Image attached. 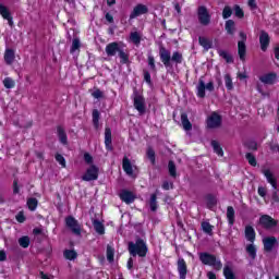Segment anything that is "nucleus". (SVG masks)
<instances>
[{
	"instance_id": "nucleus-1",
	"label": "nucleus",
	"mask_w": 279,
	"mask_h": 279,
	"mask_svg": "<svg viewBox=\"0 0 279 279\" xmlns=\"http://www.w3.org/2000/svg\"><path fill=\"white\" fill-rule=\"evenodd\" d=\"M159 58L166 69H169L171 64H182L184 62V56L180 51H174L171 56V50L167 49L165 46L159 47Z\"/></svg>"
},
{
	"instance_id": "nucleus-2",
	"label": "nucleus",
	"mask_w": 279,
	"mask_h": 279,
	"mask_svg": "<svg viewBox=\"0 0 279 279\" xmlns=\"http://www.w3.org/2000/svg\"><path fill=\"white\" fill-rule=\"evenodd\" d=\"M122 45L123 43L112 41L106 46L105 51L108 58H114L118 53L121 64H130V53L125 52Z\"/></svg>"
},
{
	"instance_id": "nucleus-3",
	"label": "nucleus",
	"mask_w": 279,
	"mask_h": 279,
	"mask_svg": "<svg viewBox=\"0 0 279 279\" xmlns=\"http://www.w3.org/2000/svg\"><path fill=\"white\" fill-rule=\"evenodd\" d=\"M128 250L131 256H140L141 258H145L147 252H149L147 243L141 238H138L135 243L129 242Z\"/></svg>"
},
{
	"instance_id": "nucleus-4",
	"label": "nucleus",
	"mask_w": 279,
	"mask_h": 279,
	"mask_svg": "<svg viewBox=\"0 0 279 279\" xmlns=\"http://www.w3.org/2000/svg\"><path fill=\"white\" fill-rule=\"evenodd\" d=\"M198 258L203 265H208L209 267L216 269V271H221L223 267L221 260L217 259V256L210 253L202 252L198 254Z\"/></svg>"
},
{
	"instance_id": "nucleus-5",
	"label": "nucleus",
	"mask_w": 279,
	"mask_h": 279,
	"mask_svg": "<svg viewBox=\"0 0 279 279\" xmlns=\"http://www.w3.org/2000/svg\"><path fill=\"white\" fill-rule=\"evenodd\" d=\"M133 106L137 112L143 116L147 112V107L145 105V97L138 94V92L134 90L133 93Z\"/></svg>"
},
{
	"instance_id": "nucleus-6",
	"label": "nucleus",
	"mask_w": 279,
	"mask_h": 279,
	"mask_svg": "<svg viewBox=\"0 0 279 279\" xmlns=\"http://www.w3.org/2000/svg\"><path fill=\"white\" fill-rule=\"evenodd\" d=\"M65 226L71 230L72 234H75V236H82V225H80V221H77L75 217L68 216L65 218Z\"/></svg>"
},
{
	"instance_id": "nucleus-7",
	"label": "nucleus",
	"mask_w": 279,
	"mask_h": 279,
	"mask_svg": "<svg viewBox=\"0 0 279 279\" xmlns=\"http://www.w3.org/2000/svg\"><path fill=\"white\" fill-rule=\"evenodd\" d=\"M259 225L264 230H269L271 232L278 228V220L274 219L269 215H263L259 217Z\"/></svg>"
},
{
	"instance_id": "nucleus-8",
	"label": "nucleus",
	"mask_w": 279,
	"mask_h": 279,
	"mask_svg": "<svg viewBox=\"0 0 279 279\" xmlns=\"http://www.w3.org/2000/svg\"><path fill=\"white\" fill-rule=\"evenodd\" d=\"M197 16H198V22L201 25L204 27H207V25H210V12H208V8L201 5L197 8Z\"/></svg>"
},
{
	"instance_id": "nucleus-9",
	"label": "nucleus",
	"mask_w": 279,
	"mask_h": 279,
	"mask_svg": "<svg viewBox=\"0 0 279 279\" xmlns=\"http://www.w3.org/2000/svg\"><path fill=\"white\" fill-rule=\"evenodd\" d=\"M99 178V167L90 165L82 177L84 182H93Z\"/></svg>"
},
{
	"instance_id": "nucleus-10",
	"label": "nucleus",
	"mask_w": 279,
	"mask_h": 279,
	"mask_svg": "<svg viewBox=\"0 0 279 279\" xmlns=\"http://www.w3.org/2000/svg\"><path fill=\"white\" fill-rule=\"evenodd\" d=\"M240 38L241 40L238 43V53L240 60L245 62V56L247 53V46H245V41L247 40V35L243 32H240Z\"/></svg>"
},
{
	"instance_id": "nucleus-11",
	"label": "nucleus",
	"mask_w": 279,
	"mask_h": 279,
	"mask_svg": "<svg viewBox=\"0 0 279 279\" xmlns=\"http://www.w3.org/2000/svg\"><path fill=\"white\" fill-rule=\"evenodd\" d=\"M263 245H264V252H267L268 254L274 252V248L278 245V239L276 236H266L263 239Z\"/></svg>"
},
{
	"instance_id": "nucleus-12",
	"label": "nucleus",
	"mask_w": 279,
	"mask_h": 279,
	"mask_svg": "<svg viewBox=\"0 0 279 279\" xmlns=\"http://www.w3.org/2000/svg\"><path fill=\"white\" fill-rule=\"evenodd\" d=\"M207 128H209V130L221 128V116L217 112H213L210 117L207 118Z\"/></svg>"
},
{
	"instance_id": "nucleus-13",
	"label": "nucleus",
	"mask_w": 279,
	"mask_h": 279,
	"mask_svg": "<svg viewBox=\"0 0 279 279\" xmlns=\"http://www.w3.org/2000/svg\"><path fill=\"white\" fill-rule=\"evenodd\" d=\"M177 269L179 272L180 279H186V274H189V266L186 265V260L180 257L177 262Z\"/></svg>"
},
{
	"instance_id": "nucleus-14",
	"label": "nucleus",
	"mask_w": 279,
	"mask_h": 279,
	"mask_svg": "<svg viewBox=\"0 0 279 279\" xmlns=\"http://www.w3.org/2000/svg\"><path fill=\"white\" fill-rule=\"evenodd\" d=\"M149 12V8L145 4H137L134 7L133 11L130 14V19H137V16H141L143 14H147Z\"/></svg>"
},
{
	"instance_id": "nucleus-15",
	"label": "nucleus",
	"mask_w": 279,
	"mask_h": 279,
	"mask_svg": "<svg viewBox=\"0 0 279 279\" xmlns=\"http://www.w3.org/2000/svg\"><path fill=\"white\" fill-rule=\"evenodd\" d=\"M276 80H278V74H276V72H270L259 76V82L268 84L269 86H274V84H276Z\"/></svg>"
},
{
	"instance_id": "nucleus-16",
	"label": "nucleus",
	"mask_w": 279,
	"mask_h": 279,
	"mask_svg": "<svg viewBox=\"0 0 279 279\" xmlns=\"http://www.w3.org/2000/svg\"><path fill=\"white\" fill-rule=\"evenodd\" d=\"M262 173L265 175L267 182L271 184L272 189L276 191V189H278V180L276 177H274V172H271L269 169H263Z\"/></svg>"
},
{
	"instance_id": "nucleus-17",
	"label": "nucleus",
	"mask_w": 279,
	"mask_h": 279,
	"mask_svg": "<svg viewBox=\"0 0 279 279\" xmlns=\"http://www.w3.org/2000/svg\"><path fill=\"white\" fill-rule=\"evenodd\" d=\"M270 40L271 39L269 37V34L265 31H260L259 45H260L262 51H267V48L269 47Z\"/></svg>"
},
{
	"instance_id": "nucleus-18",
	"label": "nucleus",
	"mask_w": 279,
	"mask_h": 279,
	"mask_svg": "<svg viewBox=\"0 0 279 279\" xmlns=\"http://www.w3.org/2000/svg\"><path fill=\"white\" fill-rule=\"evenodd\" d=\"M14 60H16V52L12 48H7L4 51V62L8 66H12L14 64Z\"/></svg>"
},
{
	"instance_id": "nucleus-19",
	"label": "nucleus",
	"mask_w": 279,
	"mask_h": 279,
	"mask_svg": "<svg viewBox=\"0 0 279 279\" xmlns=\"http://www.w3.org/2000/svg\"><path fill=\"white\" fill-rule=\"evenodd\" d=\"M119 197L122 202L126 204H133L134 199H136V196L134 195V193L128 190H122L119 194Z\"/></svg>"
},
{
	"instance_id": "nucleus-20",
	"label": "nucleus",
	"mask_w": 279,
	"mask_h": 279,
	"mask_svg": "<svg viewBox=\"0 0 279 279\" xmlns=\"http://www.w3.org/2000/svg\"><path fill=\"white\" fill-rule=\"evenodd\" d=\"M122 169L126 175H133L134 169L132 168V161H130V158L123 157L122 159Z\"/></svg>"
},
{
	"instance_id": "nucleus-21",
	"label": "nucleus",
	"mask_w": 279,
	"mask_h": 279,
	"mask_svg": "<svg viewBox=\"0 0 279 279\" xmlns=\"http://www.w3.org/2000/svg\"><path fill=\"white\" fill-rule=\"evenodd\" d=\"M244 234L246 241H250V243H254L256 241V231L254 230V227L246 226Z\"/></svg>"
},
{
	"instance_id": "nucleus-22",
	"label": "nucleus",
	"mask_w": 279,
	"mask_h": 279,
	"mask_svg": "<svg viewBox=\"0 0 279 279\" xmlns=\"http://www.w3.org/2000/svg\"><path fill=\"white\" fill-rule=\"evenodd\" d=\"M105 145L108 151H112V130L110 128L105 129Z\"/></svg>"
},
{
	"instance_id": "nucleus-23",
	"label": "nucleus",
	"mask_w": 279,
	"mask_h": 279,
	"mask_svg": "<svg viewBox=\"0 0 279 279\" xmlns=\"http://www.w3.org/2000/svg\"><path fill=\"white\" fill-rule=\"evenodd\" d=\"M57 134L59 137V141L62 145H68L69 144V138L66 137V131H64V128L62 126H57Z\"/></svg>"
},
{
	"instance_id": "nucleus-24",
	"label": "nucleus",
	"mask_w": 279,
	"mask_h": 279,
	"mask_svg": "<svg viewBox=\"0 0 279 279\" xmlns=\"http://www.w3.org/2000/svg\"><path fill=\"white\" fill-rule=\"evenodd\" d=\"M181 123H182L183 130H185V132H191V130H193V124L189 120V116L184 112L181 113Z\"/></svg>"
},
{
	"instance_id": "nucleus-25",
	"label": "nucleus",
	"mask_w": 279,
	"mask_h": 279,
	"mask_svg": "<svg viewBox=\"0 0 279 279\" xmlns=\"http://www.w3.org/2000/svg\"><path fill=\"white\" fill-rule=\"evenodd\" d=\"M197 90V97H199L201 99H204V97H206V83L204 82L203 78L198 80V85L196 87Z\"/></svg>"
},
{
	"instance_id": "nucleus-26",
	"label": "nucleus",
	"mask_w": 279,
	"mask_h": 279,
	"mask_svg": "<svg viewBox=\"0 0 279 279\" xmlns=\"http://www.w3.org/2000/svg\"><path fill=\"white\" fill-rule=\"evenodd\" d=\"M225 28L229 36H234V32H236V24L233 20H228L225 24Z\"/></svg>"
},
{
	"instance_id": "nucleus-27",
	"label": "nucleus",
	"mask_w": 279,
	"mask_h": 279,
	"mask_svg": "<svg viewBox=\"0 0 279 279\" xmlns=\"http://www.w3.org/2000/svg\"><path fill=\"white\" fill-rule=\"evenodd\" d=\"M246 254L250 256L251 260H256V245L251 242V244H247L245 247Z\"/></svg>"
},
{
	"instance_id": "nucleus-28",
	"label": "nucleus",
	"mask_w": 279,
	"mask_h": 279,
	"mask_svg": "<svg viewBox=\"0 0 279 279\" xmlns=\"http://www.w3.org/2000/svg\"><path fill=\"white\" fill-rule=\"evenodd\" d=\"M198 43L201 45L202 48H204L206 51H208V49H213V40L206 38V37H198Z\"/></svg>"
},
{
	"instance_id": "nucleus-29",
	"label": "nucleus",
	"mask_w": 279,
	"mask_h": 279,
	"mask_svg": "<svg viewBox=\"0 0 279 279\" xmlns=\"http://www.w3.org/2000/svg\"><path fill=\"white\" fill-rule=\"evenodd\" d=\"M158 194H151L149 199V208L151 213H156L158 210Z\"/></svg>"
},
{
	"instance_id": "nucleus-30",
	"label": "nucleus",
	"mask_w": 279,
	"mask_h": 279,
	"mask_svg": "<svg viewBox=\"0 0 279 279\" xmlns=\"http://www.w3.org/2000/svg\"><path fill=\"white\" fill-rule=\"evenodd\" d=\"M26 205L28 206V210L34 213V210H36V208H38V198H36V197L27 198Z\"/></svg>"
},
{
	"instance_id": "nucleus-31",
	"label": "nucleus",
	"mask_w": 279,
	"mask_h": 279,
	"mask_svg": "<svg viewBox=\"0 0 279 279\" xmlns=\"http://www.w3.org/2000/svg\"><path fill=\"white\" fill-rule=\"evenodd\" d=\"M93 226L97 234H105L106 233V228L104 227V223L99 220H94Z\"/></svg>"
},
{
	"instance_id": "nucleus-32",
	"label": "nucleus",
	"mask_w": 279,
	"mask_h": 279,
	"mask_svg": "<svg viewBox=\"0 0 279 279\" xmlns=\"http://www.w3.org/2000/svg\"><path fill=\"white\" fill-rule=\"evenodd\" d=\"M202 230L205 232V234H208L209 236H213V229L215 228L210 222L204 221L202 222Z\"/></svg>"
},
{
	"instance_id": "nucleus-33",
	"label": "nucleus",
	"mask_w": 279,
	"mask_h": 279,
	"mask_svg": "<svg viewBox=\"0 0 279 279\" xmlns=\"http://www.w3.org/2000/svg\"><path fill=\"white\" fill-rule=\"evenodd\" d=\"M227 219H228L230 226H234V207L228 206Z\"/></svg>"
},
{
	"instance_id": "nucleus-34",
	"label": "nucleus",
	"mask_w": 279,
	"mask_h": 279,
	"mask_svg": "<svg viewBox=\"0 0 279 279\" xmlns=\"http://www.w3.org/2000/svg\"><path fill=\"white\" fill-rule=\"evenodd\" d=\"M101 117V113H99V110L94 109L92 112V119H93V123H94V128H99V119Z\"/></svg>"
},
{
	"instance_id": "nucleus-35",
	"label": "nucleus",
	"mask_w": 279,
	"mask_h": 279,
	"mask_svg": "<svg viewBox=\"0 0 279 279\" xmlns=\"http://www.w3.org/2000/svg\"><path fill=\"white\" fill-rule=\"evenodd\" d=\"M63 256L66 258V260H75V258H77V252L73 250H65L63 252Z\"/></svg>"
},
{
	"instance_id": "nucleus-36",
	"label": "nucleus",
	"mask_w": 279,
	"mask_h": 279,
	"mask_svg": "<svg viewBox=\"0 0 279 279\" xmlns=\"http://www.w3.org/2000/svg\"><path fill=\"white\" fill-rule=\"evenodd\" d=\"M218 53H219L220 58H223V60H226V62H228V64H232V62H234V59H232V56L230 53H228V51L219 50Z\"/></svg>"
},
{
	"instance_id": "nucleus-37",
	"label": "nucleus",
	"mask_w": 279,
	"mask_h": 279,
	"mask_svg": "<svg viewBox=\"0 0 279 279\" xmlns=\"http://www.w3.org/2000/svg\"><path fill=\"white\" fill-rule=\"evenodd\" d=\"M223 276L226 279H236V275H234V271H232V268H230V266H225Z\"/></svg>"
},
{
	"instance_id": "nucleus-38",
	"label": "nucleus",
	"mask_w": 279,
	"mask_h": 279,
	"mask_svg": "<svg viewBox=\"0 0 279 279\" xmlns=\"http://www.w3.org/2000/svg\"><path fill=\"white\" fill-rule=\"evenodd\" d=\"M168 171H169V174L171 175V178H177L178 177L175 162H173V160H170L168 162Z\"/></svg>"
},
{
	"instance_id": "nucleus-39",
	"label": "nucleus",
	"mask_w": 279,
	"mask_h": 279,
	"mask_svg": "<svg viewBox=\"0 0 279 279\" xmlns=\"http://www.w3.org/2000/svg\"><path fill=\"white\" fill-rule=\"evenodd\" d=\"M130 40L133 43V45H141V33L132 32L130 34Z\"/></svg>"
},
{
	"instance_id": "nucleus-40",
	"label": "nucleus",
	"mask_w": 279,
	"mask_h": 279,
	"mask_svg": "<svg viewBox=\"0 0 279 279\" xmlns=\"http://www.w3.org/2000/svg\"><path fill=\"white\" fill-rule=\"evenodd\" d=\"M0 15L4 20L10 19V16H12V14L10 13V9H8V7L3 5L2 3H0Z\"/></svg>"
},
{
	"instance_id": "nucleus-41",
	"label": "nucleus",
	"mask_w": 279,
	"mask_h": 279,
	"mask_svg": "<svg viewBox=\"0 0 279 279\" xmlns=\"http://www.w3.org/2000/svg\"><path fill=\"white\" fill-rule=\"evenodd\" d=\"M146 156L150 160L151 165H156V151L154 148L148 147L146 150Z\"/></svg>"
},
{
	"instance_id": "nucleus-42",
	"label": "nucleus",
	"mask_w": 279,
	"mask_h": 279,
	"mask_svg": "<svg viewBox=\"0 0 279 279\" xmlns=\"http://www.w3.org/2000/svg\"><path fill=\"white\" fill-rule=\"evenodd\" d=\"M107 260L109 263H114V247L107 245Z\"/></svg>"
},
{
	"instance_id": "nucleus-43",
	"label": "nucleus",
	"mask_w": 279,
	"mask_h": 279,
	"mask_svg": "<svg viewBox=\"0 0 279 279\" xmlns=\"http://www.w3.org/2000/svg\"><path fill=\"white\" fill-rule=\"evenodd\" d=\"M211 147L214 149V151L218 155V156H223V149L221 148V146L219 145V142L217 141H211Z\"/></svg>"
},
{
	"instance_id": "nucleus-44",
	"label": "nucleus",
	"mask_w": 279,
	"mask_h": 279,
	"mask_svg": "<svg viewBox=\"0 0 279 279\" xmlns=\"http://www.w3.org/2000/svg\"><path fill=\"white\" fill-rule=\"evenodd\" d=\"M82 47V44L80 41V38H74L72 40V46H71V49H70V53H75V51H77V49H80Z\"/></svg>"
},
{
	"instance_id": "nucleus-45",
	"label": "nucleus",
	"mask_w": 279,
	"mask_h": 279,
	"mask_svg": "<svg viewBox=\"0 0 279 279\" xmlns=\"http://www.w3.org/2000/svg\"><path fill=\"white\" fill-rule=\"evenodd\" d=\"M225 84H226L227 90H233L234 85L232 83V76H230V74L225 75Z\"/></svg>"
},
{
	"instance_id": "nucleus-46",
	"label": "nucleus",
	"mask_w": 279,
	"mask_h": 279,
	"mask_svg": "<svg viewBox=\"0 0 279 279\" xmlns=\"http://www.w3.org/2000/svg\"><path fill=\"white\" fill-rule=\"evenodd\" d=\"M245 158H246L248 165H251V167H256L257 161H256V156H254V154L247 153L245 155Z\"/></svg>"
},
{
	"instance_id": "nucleus-47",
	"label": "nucleus",
	"mask_w": 279,
	"mask_h": 279,
	"mask_svg": "<svg viewBox=\"0 0 279 279\" xmlns=\"http://www.w3.org/2000/svg\"><path fill=\"white\" fill-rule=\"evenodd\" d=\"M3 86L4 88H14V86H16V83L14 82V80H12V77H5L3 80Z\"/></svg>"
},
{
	"instance_id": "nucleus-48",
	"label": "nucleus",
	"mask_w": 279,
	"mask_h": 279,
	"mask_svg": "<svg viewBox=\"0 0 279 279\" xmlns=\"http://www.w3.org/2000/svg\"><path fill=\"white\" fill-rule=\"evenodd\" d=\"M19 245L24 248L29 247V236L24 235V236L20 238Z\"/></svg>"
},
{
	"instance_id": "nucleus-49",
	"label": "nucleus",
	"mask_w": 279,
	"mask_h": 279,
	"mask_svg": "<svg viewBox=\"0 0 279 279\" xmlns=\"http://www.w3.org/2000/svg\"><path fill=\"white\" fill-rule=\"evenodd\" d=\"M148 66H150L153 73H156V59L151 54L148 56Z\"/></svg>"
},
{
	"instance_id": "nucleus-50",
	"label": "nucleus",
	"mask_w": 279,
	"mask_h": 279,
	"mask_svg": "<svg viewBox=\"0 0 279 279\" xmlns=\"http://www.w3.org/2000/svg\"><path fill=\"white\" fill-rule=\"evenodd\" d=\"M230 16H232V8L230 7H225L223 11H222V19H230Z\"/></svg>"
},
{
	"instance_id": "nucleus-51",
	"label": "nucleus",
	"mask_w": 279,
	"mask_h": 279,
	"mask_svg": "<svg viewBox=\"0 0 279 279\" xmlns=\"http://www.w3.org/2000/svg\"><path fill=\"white\" fill-rule=\"evenodd\" d=\"M207 206H217V197H215L214 195L211 194H208L207 195Z\"/></svg>"
},
{
	"instance_id": "nucleus-52",
	"label": "nucleus",
	"mask_w": 279,
	"mask_h": 279,
	"mask_svg": "<svg viewBox=\"0 0 279 279\" xmlns=\"http://www.w3.org/2000/svg\"><path fill=\"white\" fill-rule=\"evenodd\" d=\"M57 162H59V165H61V167H66V160L64 159V156H62L61 154H57L54 156Z\"/></svg>"
},
{
	"instance_id": "nucleus-53",
	"label": "nucleus",
	"mask_w": 279,
	"mask_h": 279,
	"mask_svg": "<svg viewBox=\"0 0 279 279\" xmlns=\"http://www.w3.org/2000/svg\"><path fill=\"white\" fill-rule=\"evenodd\" d=\"M92 96L94 99H102L104 97V92H101L99 88H96L93 93Z\"/></svg>"
},
{
	"instance_id": "nucleus-54",
	"label": "nucleus",
	"mask_w": 279,
	"mask_h": 279,
	"mask_svg": "<svg viewBox=\"0 0 279 279\" xmlns=\"http://www.w3.org/2000/svg\"><path fill=\"white\" fill-rule=\"evenodd\" d=\"M234 12H235V16H238V19H243L245 16V13H243V9H241V7H239V5L234 7Z\"/></svg>"
},
{
	"instance_id": "nucleus-55",
	"label": "nucleus",
	"mask_w": 279,
	"mask_h": 279,
	"mask_svg": "<svg viewBox=\"0 0 279 279\" xmlns=\"http://www.w3.org/2000/svg\"><path fill=\"white\" fill-rule=\"evenodd\" d=\"M144 80L148 83L149 86H151V74H149V71L143 70Z\"/></svg>"
},
{
	"instance_id": "nucleus-56",
	"label": "nucleus",
	"mask_w": 279,
	"mask_h": 279,
	"mask_svg": "<svg viewBox=\"0 0 279 279\" xmlns=\"http://www.w3.org/2000/svg\"><path fill=\"white\" fill-rule=\"evenodd\" d=\"M16 221H19V223H25V214H23V211H20L16 216H15Z\"/></svg>"
},
{
	"instance_id": "nucleus-57",
	"label": "nucleus",
	"mask_w": 279,
	"mask_h": 279,
	"mask_svg": "<svg viewBox=\"0 0 279 279\" xmlns=\"http://www.w3.org/2000/svg\"><path fill=\"white\" fill-rule=\"evenodd\" d=\"M84 161L86 162V165H93V156L88 153L84 154Z\"/></svg>"
},
{
	"instance_id": "nucleus-58",
	"label": "nucleus",
	"mask_w": 279,
	"mask_h": 279,
	"mask_svg": "<svg viewBox=\"0 0 279 279\" xmlns=\"http://www.w3.org/2000/svg\"><path fill=\"white\" fill-rule=\"evenodd\" d=\"M21 190L19 189V180L13 181V195H19Z\"/></svg>"
},
{
	"instance_id": "nucleus-59",
	"label": "nucleus",
	"mask_w": 279,
	"mask_h": 279,
	"mask_svg": "<svg viewBox=\"0 0 279 279\" xmlns=\"http://www.w3.org/2000/svg\"><path fill=\"white\" fill-rule=\"evenodd\" d=\"M257 193L260 197H266L267 195V187H264V186H259L258 190H257Z\"/></svg>"
},
{
	"instance_id": "nucleus-60",
	"label": "nucleus",
	"mask_w": 279,
	"mask_h": 279,
	"mask_svg": "<svg viewBox=\"0 0 279 279\" xmlns=\"http://www.w3.org/2000/svg\"><path fill=\"white\" fill-rule=\"evenodd\" d=\"M170 189H173V183H169L168 181L163 182L162 190L169 191Z\"/></svg>"
},
{
	"instance_id": "nucleus-61",
	"label": "nucleus",
	"mask_w": 279,
	"mask_h": 279,
	"mask_svg": "<svg viewBox=\"0 0 279 279\" xmlns=\"http://www.w3.org/2000/svg\"><path fill=\"white\" fill-rule=\"evenodd\" d=\"M247 147H248V149L256 151L258 149V144H256V142H251V143H248Z\"/></svg>"
},
{
	"instance_id": "nucleus-62",
	"label": "nucleus",
	"mask_w": 279,
	"mask_h": 279,
	"mask_svg": "<svg viewBox=\"0 0 279 279\" xmlns=\"http://www.w3.org/2000/svg\"><path fill=\"white\" fill-rule=\"evenodd\" d=\"M205 88L206 90H209V93H213V90H215V83H213V81L207 83V85H205Z\"/></svg>"
},
{
	"instance_id": "nucleus-63",
	"label": "nucleus",
	"mask_w": 279,
	"mask_h": 279,
	"mask_svg": "<svg viewBox=\"0 0 279 279\" xmlns=\"http://www.w3.org/2000/svg\"><path fill=\"white\" fill-rule=\"evenodd\" d=\"M248 8H251V10H256V8H258L256 0H248Z\"/></svg>"
},
{
	"instance_id": "nucleus-64",
	"label": "nucleus",
	"mask_w": 279,
	"mask_h": 279,
	"mask_svg": "<svg viewBox=\"0 0 279 279\" xmlns=\"http://www.w3.org/2000/svg\"><path fill=\"white\" fill-rule=\"evenodd\" d=\"M275 58L279 60V45L275 47Z\"/></svg>"
}]
</instances>
